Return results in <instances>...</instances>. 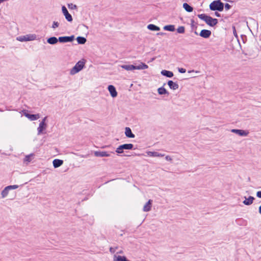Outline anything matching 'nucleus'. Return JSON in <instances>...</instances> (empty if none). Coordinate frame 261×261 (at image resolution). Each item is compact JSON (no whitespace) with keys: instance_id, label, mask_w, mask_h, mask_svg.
<instances>
[{"instance_id":"35","label":"nucleus","mask_w":261,"mask_h":261,"mask_svg":"<svg viewBox=\"0 0 261 261\" xmlns=\"http://www.w3.org/2000/svg\"><path fill=\"white\" fill-rule=\"evenodd\" d=\"M68 7L70 9H75L77 8V6L75 5H73L72 3L68 4Z\"/></svg>"},{"instance_id":"16","label":"nucleus","mask_w":261,"mask_h":261,"mask_svg":"<svg viewBox=\"0 0 261 261\" xmlns=\"http://www.w3.org/2000/svg\"><path fill=\"white\" fill-rule=\"evenodd\" d=\"M167 84L169 88L172 90H176L179 87V86L176 82H174L171 80L168 81Z\"/></svg>"},{"instance_id":"14","label":"nucleus","mask_w":261,"mask_h":261,"mask_svg":"<svg viewBox=\"0 0 261 261\" xmlns=\"http://www.w3.org/2000/svg\"><path fill=\"white\" fill-rule=\"evenodd\" d=\"M47 42L51 45H55L58 42H59V37L57 38L56 37H50L48 38L46 40Z\"/></svg>"},{"instance_id":"6","label":"nucleus","mask_w":261,"mask_h":261,"mask_svg":"<svg viewBox=\"0 0 261 261\" xmlns=\"http://www.w3.org/2000/svg\"><path fill=\"white\" fill-rule=\"evenodd\" d=\"M75 39L74 35H72L70 36H60L59 37V42L67 43L71 42Z\"/></svg>"},{"instance_id":"41","label":"nucleus","mask_w":261,"mask_h":261,"mask_svg":"<svg viewBox=\"0 0 261 261\" xmlns=\"http://www.w3.org/2000/svg\"><path fill=\"white\" fill-rule=\"evenodd\" d=\"M166 160L168 161H171L172 160L171 157L169 155H167L165 158Z\"/></svg>"},{"instance_id":"9","label":"nucleus","mask_w":261,"mask_h":261,"mask_svg":"<svg viewBox=\"0 0 261 261\" xmlns=\"http://www.w3.org/2000/svg\"><path fill=\"white\" fill-rule=\"evenodd\" d=\"M231 132L239 135L240 136H246L249 134L248 131L243 129H232L231 130Z\"/></svg>"},{"instance_id":"21","label":"nucleus","mask_w":261,"mask_h":261,"mask_svg":"<svg viewBox=\"0 0 261 261\" xmlns=\"http://www.w3.org/2000/svg\"><path fill=\"white\" fill-rule=\"evenodd\" d=\"M120 66L127 71L129 70H133L136 69V65H120Z\"/></svg>"},{"instance_id":"8","label":"nucleus","mask_w":261,"mask_h":261,"mask_svg":"<svg viewBox=\"0 0 261 261\" xmlns=\"http://www.w3.org/2000/svg\"><path fill=\"white\" fill-rule=\"evenodd\" d=\"M212 32L210 30L206 29L202 30L199 33V35L204 39L209 38Z\"/></svg>"},{"instance_id":"52","label":"nucleus","mask_w":261,"mask_h":261,"mask_svg":"<svg viewBox=\"0 0 261 261\" xmlns=\"http://www.w3.org/2000/svg\"><path fill=\"white\" fill-rule=\"evenodd\" d=\"M115 248V250H116L118 248V247H116Z\"/></svg>"},{"instance_id":"22","label":"nucleus","mask_w":261,"mask_h":261,"mask_svg":"<svg viewBox=\"0 0 261 261\" xmlns=\"http://www.w3.org/2000/svg\"><path fill=\"white\" fill-rule=\"evenodd\" d=\"M158 92L160 95H167L169 94V92L164 87V86L158 89Z\"/></svg>"},{"instance_id":"34","label":"nucleus","mask_w":261,"mask_h":261,"mask_svg":"<svg viewBox=\"0 0 261 261\" xmlns=\"http://www.w3.org/2000/svg\"><path fill=\"white\" fill-rule=\"evenodd\" d=\"M33 155L32 154H31L30 155H27L25 156L24 158V161L30 162L31 161V156Z\"/></svg>"},{"instance_id":"37","label":"nucleus","mask_w":261,"mask_h":261,"mask_svg":"<svg viewBox=\"0 0 261 261\" xmlns=\"http://www.w3.org/2000/svg\"><path fill=\"white\" fill-rule=\"evenodd\" d=\"M231 6L228 3H226L224 4V8L226 10H228L231 8Z\"/></svg>"},{"instance_id":"7","label":"nucleus","mask_w":261,"mask_h":261,"mask_svg":"<svg viewBox=\"0 0 261 261\" xmlns=\"http://www.w3.org/2000/svg\"><path fill=\"white\" fill-rule=\"evenodd\" d=\"M62 11L67 21L68 22H72L73 20L72 16L68 12V11L65 6H63L62 7Z\"/></svg>"},{"instance_id":"32","label":"nucleus","mask_w":261,"mask_h":261,"mask_svg":"<svg viewBox=\"0 0 261 261\" xmlns=\"http://www.w3.org/2000/svg\"><path fill=\"white\" fill-rule=\"evenodd\" d=\"M147 154L150 156L158 157L159 156V153L155 151H148Z\"/></svg>"},{"instance_id":"15","label":"nucleus","mask_w":261,"mask_h":261,"mask_svg":"<svg viewBox=\"0 0 261 261\" xmlns=\"http://www.w3.org/2000/svg\"><path fill=\"white\" fill-rule=\"evenodd\" d=\"M125 135L128 138H134L135 137V135L132 133L131 129L128 127L125 128Z\"/></svg>"},{"instance_id":"28","label":"nucleus","mask_w":261,"mask_h":261,"mask_svg":"<svg viewBox=\"0 0 261 261\" xmlns=\"http://www.w3.org/2000/svg\"><path fill=\"white\" fill-rule=\"evenodd\" d=\"M124 150H132L134 149V145L131 143L122 144Z\"/></svg>"},{"instance_id":"29","label":"nucleus","mask_w":261,"mask_h":261,"mask_svg":"<svg viewBox=\"0 0 261 261\" xmlns=\"http://www.w3.org/2000/svg\"><path fill=\"white\" fill-rule=\"evenodd\" d=\"M9 190L8 189V187H6L1 192L2 197V198L6 197L9 193Z\"/></svg>"},{"instance_id":"51","label":"nucleus","mask_w":261,"mask_h":261,"mask_svg":"<svg viewBox=\"0 0 261 261\" xmlns=\"http://www.w3.org/2000/svg\"><path fill=\"white\" fill-rule=\"evenodd\" d=\"M193 71H194V70H192V72H193ZM188 72H192V71H189Z\"/></svg>"},{"instance_id":"33","label":"nucleus","mask_w":261,"mask_h":261,"mask_svg":"<svg viewBox=\"0 0 261 261\" xmlns=\"http://www.w3.org/2000/svg\"><path fill=\"white\" fill-rule=\"evenodd\" d=\"M18 185H10V186H7V187H8V189L10 190H14V189H16L18 188Z\"/></svg>"},{"instance_id":"48","label":"nucleus","mask_w":261,"mask_h":261,"mask_svg":"<svg viewBox=\"0 0 261 261\" xmlns=\"http://www.w3.org/2000/svg\"><path fill=\"white\" fill-rule=\"evenodd\" d=\"M123 253V251L122 250H120L119 251V252H117V253H119V254H121Z\"/></svg>"},{"instance_id":"45","label":"nucleus","mask_w":261,"mask_h":261,"mask_svg":"<svg viewBox=\"0 0 261 261\" xmlns=\"http://www.w3.org/2000/svg\"><path fill=\"white\" fill-rule=\"evenodd\" d=\"M46 119H47V116L44 117L43 119L41 121V122H43V124H46V123L45 122Z\"/></svg>"},{"instance_id":"40","label":"nucleus","mask_w":261,"mask_h":261,"mask_svg":"<svg viewBox=\"0 0 261 261\" xmlns=\"http://www.w3.org/2000/svg\"><path fill=\"white\" fill-rule=\"evenodd\" d=\"M256 196L259 198H261V191H258L256 192Z\"/></svg>"},{"instance_id":"50","label":"nucleus","mask_w":261,"mask_h":261,"mask_svg":"<svg viewBox=\"0 0 261 261\" xmlns=\"http://www.w3.org/2000/svg\"><path fill=\"white\" fill-rule=\"evenodd\" d=\"M163 156V155L159 153V156Z\"/></svg>"},{"instance_id":"36","label":"nucleus","mask_w":261,"mask_h":261,"mask_svg":"<svg viewBox=\"0 0 261 261\" xmlns=\"http://www.w3.org/2000/svg\"><path fill=\"white\" fill-rule=\"evenodd\" d=\"M59 25V23L57 21H54L52 24L51 28L53 29H56L58 28Z\"/></svg>"},{"instance_id":"12","label":"nucleus","mask_w":261,"mask_h":261,"mask_svg":"<svg viewBox=\"0 0 261 261\" xmlns=\"http://www.w3.org/2000/svg\"><path fill=\"white\" fill-rule=\"evenodd\" d=\"M245 200L243 201V203L246 205H250L253 202L255 199L254 197L252 196H249L248 198L245 197Z\"/></svg>"},{"instance_id":"25","label":"nucleus","mask_w":261,"mask_h":261,"mask_svg":"<svg viewBox=\"0 0 261 261\" xmlns=\"http://www.w3.org/2000/svg\"><path fill=\"white\" fill-rule=\"evenodd\" d=\"M183 8L188 12H191L193 10V8L187 3L183 4Z\"/></svg>"},{"instance_id":"13","label":"nucleus","mask_w":261,"mask_h":261,"mask_svg":"<svg viewBox=\"0 0 261 261\" xmlns=\"http://www.w3.org/2000/svg\"><path fill=\"white\" fill-rule=\"evenodd\" d=\"M47 127V124H43V122H40L39 123V127L37 128L38 135L44 134L43 131L46 129Z\"/></svg>"},{"instance_id":"18","label":"nucleus","mask_w":261,"mask_h":261,"mask_svg":"<svg viewBox=\"0 0 261 261\" xmlns=\"http://www.w3.org/2000/svg\"><path fill=\"white\" fill-rule=\"evenodd\" d=\"M161 74L167 77H172L174 74L173 72L167 70H162L161 72Z\"/></svg>"},{"instance_id":"30","label":"nucleus","mask_w":261,"mask_h":261,"mask_svg":"<svg viewBox=\"0 0 261 261\" xmlns=\"http://www.w3.org/2000/svg\"><path fill=\"white\" fill-rule=\"evenodd\" d=\"M124 149L122 145H119L116 150V152H117L118 154L122 153L124 152Z\"/></svg>"},{"instance_id":"4","label":"nucleus","mask_w":261,"mask_h":261,"mask_svg":"<svg viewBox=\"0 0 261 261\" xmlns=\"http://www.w3.org/2000/svg\"><path fill=\"white\" fill-rule=\"evenodd\" d=\"M36 34H27L24 36H20L17 37V40L20 42L33 41L36 39Z\"/></svg>"},{"instance_id":"20","label":"nucleus","mask_w":261,"mask_h":261,"mask_svg":"<svg viewBox=\"0 0 261 261\" xmlns=\"http://www.w3.org/2000/svg\"><path fill=\"white\" fill-rule=\"evenodd\" d=\"M114 261H130L125 256L114 255Z\"/></svg>"},{"instance_id":"26","label":"nucleus","mask_w":261,"mask_h":261,"mask_svg":"<svg viewBox=\"0 0 261 261\" xmlns=\"http://www.w3.org/2000/svg\"><path fill=\"white\" fill-rule=\"evenodd\" d=\"M76 39L79 44H84L87 41L86 38L82 36H78Z\"/></svg>"},{"instance_id":"10","label":"nucleus","mask_w":261,"mask_h":261,"mask_svg":"<svg viewBox=\"0 0 261 261\" xmlns=\"http://www.w3.org/2000/svg\"><path fill=\"white\" fill-rule=\"evenodd\" d=\"M108 89L110 93L111 96L113 97H116L117 96V92L116 88L112 85H110L108 87Z\"/></svg>"},{"instance_id":"23","label":"nucleus","mask_w":261,"mask_h":261,"mask_svg":"<svg viewBox=\"0 0 261 261\" xmlns=\"http://www.w3.org/2000/svg\"><path fill=\"white\" fill-rule=\"evenodd\" d=\"M163 29L165 31L174 32L175 31V25L173 24H168L164 26Z\"/></svg>"},{"instance_id":"11","label":"nucleus","mask_w":261,"mask_h":261,"mask_svg":"<svg viewBox=\"0 0 261 261\" xmlns=\"http://www.w3.org/2000/svg\"><path fill=\"white\" fill-rule=\"evenodd\" d=\"M94 154L95 156H97V157H104V156L108 157V156H110V155H111L110 153H109L108 152L105 151H95L94 152Z\"/></svg>"},{"instance_id":"3","label":"nucleus","mask_w":261,"mask_h":261,"mask_svg":"<svg viewBox=\"0 0 261 261\" xmlns=\"http://www.w3.org/2000/svg\"><path fill=\"white\" fill-rule=\"evenodd\" d=\"M85 62L82 61H78L70 70V74L74 75L80 72L85 66Z\"/></svg>"},{"instance_id":"19","label":"nucleus","mask_w":261,"mask_h":261,"mask_svg":"<svg viewBox=\"0 0 261 261\" xmlns=\"http://www.w3.org/2000/svg\"><path fill=\"white\" fill-rule=\"evenodd\" d=\"M53 164L54 167L57 168L63 165V161L56 159L53 160Z\"/></svg>"},{"instance_id":"2","label":"nucleus","mask_w":261,"mask_h":261,"mask_svg":"<svg viewBox=\"0 0 261 261\" xmlns=\"http://www.w3.org/2000/svg\"><path fill=\"white\" fill-rule=\"evenodd\" d=\"M224 4L220 0L213 1L210 5V9L212 11L222 12L224 9Z\"/></svg>"},{"instance_id":"43","label":"nucleus","mask_w":261,"mask_h":261,"mask_svg":"<svg viewBox=\"0 0 261 261\" xmlns=\"http://www.w3.org/2000/svg\"><path fill=\"white\" fill-rule=\"evenodd\" d=\"M157 35L164 36L166 35V33L164 32H159L156 34Z\"/></svg>"},{"instance_id":"47","label":"nucleus","mask_w":261,"mask_h":261,"mask_svg":"<svg viewBox=\"0 0 261 261\" xmlns=\"http://www.w3.org/2000/svg\"><path fill=\"white\" fill-rule=\"evenodd\" d=\"M155 59V57H153L150 60V62H152L153 61H154V60Z\"/></svg>"},{"instance_id":"42","label":"nucleus","mask_w":261,"mask_h":261,"mask_svg":"<svg viewBox=\"0 0 261 261\" xmlns=\"http://www.w3.org/2000/svg\"><path fill=\"white\" fill-rule=\"evenodd\" d=\"M110 251L111 253H114L115 252V248H113L112 247H110Z\"/></svg>"},{"instance_id":"31","label":"nucleus","mask_w":261,"mask_h":261,"mask_svg":"<svg viewBox=\"0 0 261 261\" xmlns=\"http://www.w3.org/2000/svg\"><path fill=\"white\" fill-rule=\"evenodd\" d=\"M176 31L179 34H184L185 32V28L184 26H179L176 29Z\"/></svg>"},{"instance_id":"27","label":"nucleus","mask_w":261,"mask_h":261,"mask_svg":"<svg viewBox=\"0 0 261 261\" xmlns=\"http://www.w3.org/2000/svg\"><path fill=\"white\" fill-rule=\"evenodd\" d=\"M148 68V66L147 65H146L145 63L141 62V64L136 66V69L138 70H141V69H145Z\"/></svg>"},{"instance_id":"5","label":"nucleus","mask_w":261,"mask_h":261,"mask_svg":"<svg viewBox=\"0 0 261 261\" xmlns=\"http://www.w3.org/2000/svg\"><path fill=\"white\" fill-rule=\"evenodd\" d=\"M23 115L30 120H36L40 118V115L39 114H30L28 110H23L22 111Z\"/></svg>"},{"instance_id":"38","label":"nucleus","mask_w":261,"mask_h":261,"mask_svg":"<svg viewBox=\"0 0 261 261\" xmlns=\"http://www.w3.org/2000/svg\"><path fill=\"white\" fill-rule=\"evenodd\" d=\"M178 71L181 73H184L186 72V70L183 68H178Z\"/></svg>"},{"instance_id":"44","label":"nucleus","mask_w":261,"mask_h":261,"mask_svg":"<svg viewBox=\"0 0 261 261\" xmlns=\"http://www.w3.org/2000/svg\"><path fill=\"white\" fill-rule=\"evenodd\" d=\"M191 27L193 28L194 27V23H195L194 19H192L191 20Z\"/></svg>"},{"instance_id":"24","label":"nucleus","mask_w":261,"mask_h":261,"mask_svg":"<svg viewBox=\"0 0 261 261\" xmlns=\"http://www.w3.org/2000/svg\"><path fill=\"white\" fill-rule=\"evenodd\" d=\"M147 28L152 31H159L160 30V28L153 24H149L147 25Z\"/></svg>"},{"instance_id":"17","label":"nucleus","mask_w":261,"mask_h":261,"mask_svg":"<svg viewBox=\"0 0 261 261\" xmlns=\"http://www.w3.org/2000/svg\"><path fill=\"white\" fill-rule=\"evenodd\" d=\"M152 200L149 199L146 204L144 205L143 211L144 212H149L151 210L152 206Z\"/></svg>"},{"instance_id":"1","label":"nucleus","mask_w":261,"mask_h":261,"mask_svg":"<svg viewBox=\"0 0 261 261\" xmlns=\"http://www.w3.org/2000/svg\"><path fill=\"white\" fill-rule=\"evenodd\" d=\"M197 16L211 27H214L218 23V20L217 18H214L204 13L198 14Z\"/></svg>"},{"instance_id":"49","label":"nucleus","mask_w":261,"mask_h":261,"mask_svg":"<svg viewBox=\"0 0 261 261\" xmlns=\"http://www.w3.org/2000/svg\"><path fill=\"white\" fill-rule=\"evenodd\" d=\"M194 33H195V34H196L197 35H199V34L196 31H195Z\"/></svg>"},{"instance_id":"46","label":"nucleus","mask_w":261,"mask_h":261,"mask_svg":"<svg viewBox=\"0 0 261 261\" xmlns=\"http://www.w3.org/2000/svg\"><path fill=\"white\" fill-rule=\"evenodd\" d=\"M215 16H216L218 17H221V14L219 13H218V12H215Z\"/></svg>"},{"instance_id":"39","label":"nucleus","mask_w":261,"mask_h":261,"mask_svg":"<svg viewBox=\"0 0 261 261\" xmlns=\"http://www.w3.org/2000/svg\"><path fill=\"white\" fill-rule=\"evenodd\" d=\"M232 30H233V34L234 36L236 37H238V35H237V31H236V28H235V27H234V26H233V27H232Z\"/></svg>"}]
</instances>
